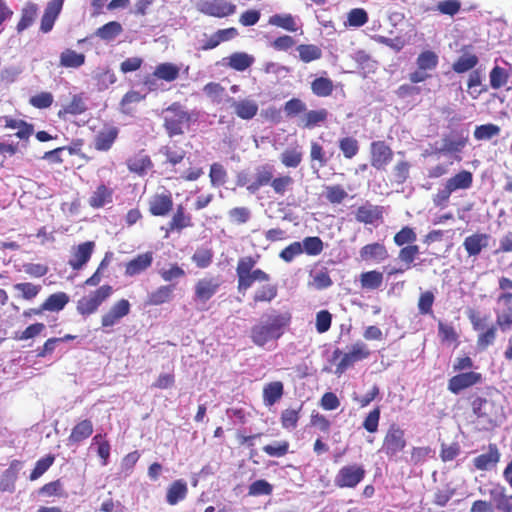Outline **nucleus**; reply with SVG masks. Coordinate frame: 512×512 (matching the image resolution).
Masks as SVG:
<instances>
[{"mask_svg":"<svg viewBox=\"0 0 512 512\" xmlns=\"http://www.w3.org/2000/svg\"><path fill=\"white\" fill-rule=\"evenodd\" d=\"M180 74V67L171 62H163L158 64L153 72L156 79L164 80L166 82L175 81Z\"/></svg>","mask_w":512,"mask_h":512,"instance_id":"bb28decb","label":"nucleus"},{"mask_svg":"<svg viewBox=\"0 0 512 512\" xmlns=\"http://www.w3.org/2000/svg\"><path fill=\"white\" fill-rule=\"evenodd\" d=\"M311 90L318 97H327L333 91V82L325 77L316 78L311 83Z\"/></svg>","mask_w":512,"mask_h":512,"instance_id":"8fccbe9b","label":"nucleus"},{"mask_svg":"<svg viewBox=\"0 0 512 512\" xmlns=\"http://www.w3.org/2000/svg\"><path fill=\"white\" fill-rule=\"evenodd\" d=\"M312 281L310 285L316 289H325L332 285V280L329 274L324 270H318L311 273Z\"/></svg>","mask_w":512,"mask_h":512,"instance_id":"69168bd1","label":"nucleus"},{"mask_svg":"<svg viewBox=\"0 0 512 512\" xmlns=\"http://www.w3.org/2000/svg\"><path fill=\"white\" fill-rule=\"evenodd\" d=\"M302 151L296 147L285 149L280 155L281 163L287 168H296L302 161Z\"/></svg>","mask_w":512,"mask_h":512,"instance_id":"a19ab883","label":"nucleus"},{"mask_svg":"<svg viewBox=\"0 0 512 512\" xmlns=\"http://www.w3.org/2000/svg\"><path fill=\"white\" fill-rule=\"evenodd\" d=\"M188 494V486L185 480L178 479L172 482L166 492V501L169 505H176L184 500Z\"/></svg>","mask_w":512,"mask_h":512,"instance_id":"5701e85b","label":"nucleus"},{"mask_svg":"<svg viewBox=\"0 0 512 512\" xmlns=\"http://www.w3.org/2000/svg\"><path fill=\"white\" fill-rule=\"evenodd\" d=\"M500 133V127L495 124H484L477 126L474 131V137L477 140H490Z\"/></svg>","mask_w":512,"mask_h":512,"instance_id":"4d7b16f0","label":"nucleus"},{"mask_svg":"<svg viewBox=\"0 0 512 512\" xmlns=\"http://www.w3.org/2000/svg\"><path fill=\"white\" fill-rule=\"evenodd\" d=\"M480 493L489 496L494 511L512 512V494H507L505 486L491 483L487 488H480Z\"/></svg>","mask_w":512,"mask_h":512,"instance_id":"0eeeda50","label":"nucleus"},{"mask_svg":"<svg viewBox=\"0 0 512 512\" xmlns=\"http://www.w3.org/2000/svg\"><path fill=\"white\" fill-rule=\"evenodd\" d=\"M172 198L167 194H156L149 201V210L154 216H165L172 209Z\"/></svg>","mask_w":512,"mask_h":512,"instance_id":"4be33fe9","label":"nucleus"},{"mask_svg":"<svg viewBox=\"0 0 512 512\" xmlns=\"http://www.w3.org/2000/svg\"><path fill=\"white\" fill-rule=\"evenodd\" d=\"M189 226H191V217L185 214L184 208L182 206H178L176 213L170 222V229L181 230Z\"/></svg>","mask_w":512,"mask_h":512,"instance_id":"bf43d9fd","label":"nucleus"},{"mask_svg":"<svg viewBox=\"0 0 512 512\" xmlns=\"http://www.w3.org/2000/svg\"><path fill=\"white\" fill-rule=\"evenodd\" d=\"M472 411L476 417V424L480 430H491L504 419L501 405L494 400L478 397L472 402Z\"/></svg>","mask_w":512,"mask_h":512,"instance_id":"f03ea898","label":"nucleus"},{"mask_svg":"<svg viewBox=\"0 0 512 512\" xmlns=\"http://www.w3.org/2000/svg\"><path fill=\"white\" fill-rule=\"evenodd\" d=\"M370 355L367 345L363 342H356L352 345L350 351L345 353L337 365L336 373L342 374L353 363L366 359Z\"/></svg>","mask_w":512,"mask_h":512,"instance_id":"9d476101","label":"nucleus"},{"mask_svg":"<svg viewBox=\"0 0 512 512\" xmlns=\"http://www.w3.org/2000/svg\"><path fill=\"white\" fill-rule=\"evenodd\" d=\"M161 278L166 282L182 278L185 276V271L177 264H171L167 268H161L159 270Z\"/></svg>","mask_w":512,"mask_h":512,"instance_id":"338daca9","label":"nucleus"},{"mask_svg":"<svg viewBox=\"0 0 512 512\" xmlns=\"http://www.w3.org/2000/svg\"><path fill=\"white\" fill-rule=\"evenodd\" d=\"M510 74L508 71L498 65L494 66L489 73V82L492 89L498 90L504 87L508 80Z\"/></svg>","mask_w":512,"mask_h":512,"instance_id":"37998d69","label":"nucleus"},{"mask_svg":"<svg viewBox=\"0 0 512 512\" xmlns=\"http://www.w3.org/2000/svg\"><path fill=\"white\" fill-rule=\"evenodd\" d=\"M383 275L378 271H369L361 275V285L366 289H377L382 285Z\"/></svg>","mask_w":512,"mask_h":512,"instance_id":"864d4df0","label":"nucleus"},{"mask_svg":"<svg viewBox=\"0 0 512 512\" xmlns=\"http://www.w3.org/2000/svg\"><path fill=\"white\" fill-rule=\"evenodd\" d=\"M219 283L214 279H201L195 286V297L197 300L206 302L218 290Z\"/></svg>","mask_w":512,"mask_h":512,"instance_id":"a878e982","label":"nucleus"},{"mask_svg":"<svg viewBox=\"0 0 512 512\" xmlns=\"http://www.w3.org/2000/svg\"><path fill=\"white\" fill-rule=\"evenodd\" d=\"M113 192L105 185H100L89 198V204L93 208H101L112 202Z\"/></svg>","mask_w":512,"mask_h":512,"instance_id":"72a5a7b5","label":"nucleus"},{"mask_svg":"<svg viewBox=\"0 0 512 512\" xmlns=\"http://www.w3.org/2000/svg\"><path fill=\"white\" fill-rule=\"evenodd\" d=\"M85 55L72 49H65L59 57L60 66L65 68H79L85 63Z\"/></svg>","mask_w":512,"mask_h":512,"instance_id":"7c9ffc66","label":"nucleus"},{"mask_svg":"<svg viewBox=\"0 0 512 512\" xmlns=\"http://www.w3.org/2000/svg\"><path fill=\"white\" fill-rule=\"evenodd\" d=\"M365 469L360 464H349L341 467L334 478L339 488H355L365 477Z\"/></svg>","mask_w":512,"mask_h":512,"instance_id":"39448f33","label":"nucleus"},{"mask_svg":"<svg viewBox=\"0 0 512 512\" xmlns=\"http://www.w3.org/2000/svg\"><path fill=\"white\" fill-rule=\"evenodd\" d=\"M127 164L130 171L138 174L146 173L152 166L150 158L145 154L135 155Z\"/></svg>","mask_w":512,"mask_h":512,"instance_id":"49530a36","label":"nucleus"},{"mask_svg":"<svg viewBox=\"0 0 512 512\" xmlns=\"http://www.w3.org/2000/svg\"><path fill=\"white\" fill-rule=\"evenodd\" d=\"M490 235L486 233H474L464 239L463 247L468 256L476 257L483 249L489 246Z\"/></svg>","mask_w":512,"mask_h":512,"instance_id":"f3484780","label":"nucleus"},{"mask_svg":"<svg viewBox=\"0 0 512 512\" xmlns=\"http://www.w3.org/2000/svg\"><path fill=\"white\" fill-rule=\"evenodd\" d=\"M3 120L5 128L17 130L15 135L19 139L27 140L34 132L33 125L25 122L24 120L14 119L9 116L3 117Z\"/></svg>","mask_w":512,"mask_h":512,"instance_id":"393cba45","label":"nucleus"},{"mask_svg":"<svg viewBox=\"0 0 512 512\" xmlns=\"http://www.w3.org/2000/svg\"><path fill=\"white\" fill-rule=\"evenodd\" d=\"M123 31L122 25L117 21H111L101 26L96 31V36L105 41L115 39Z\"/></svg>","mask_w":512,"mask_h":512,"instance_id":"c03bdc74","label":"nucleus"},{"mask_svg":"<svg viewBox=\"0 0 512 512\" xmlns=\"http://www.w3.org/2000/svg\"><path fill=\"white\" fill-rule=\"evenodd\" d=\"M196 8L206 15L223 18L233 14L236 6L227 0H199Z\"/></svg>","mask_w":512,"mask_h":512,"instance_id":"1a4fd4ad","label":"nucleus"},{"mask_svg":"<svg viewBox=\"0 0 512 512\" xmlns=\"http://www.w3.org/2000/svg\"><path fill=\"white\" fill-rule=\"evenodd\" d=\"M393 157V152L383 141L371 144V165L378 169H385Z\"/></svg>","mask_w":512,"mask_h":512,"instance_id":"f8f14e48","label":"nucleus"},{"mask_svg":"<svg viewBox=\"0 0 512 512\" xmlns=\"http://www.w3.org/2000/svg\"><path fill=\"white\" fill-rule=\"evenodd\" d=\"M360 257L364 261L382 262L388 257V252L383 244L372 243L361 248Z\"/></svg>","mask_w":512,"mask_h":512,"instance_id":"b1692460","label":"nucleus"},{"mask_svg":"<svg viewBox=\"0 0 512 512\" xmlns=\"http://www.w3.org/2000/svg\"><path fill=\"white\" fill-rule=\"evenodd\" d=\"M473 182V175L471 172L463 170L457 173L455 176L449 178L446 185L451 189L452 192L457 190L469 189Z\"/></svg>","mask_w":512,"mask_h":512,"instance_id":"c756f323","label":"nucleus"},{"mask_svg":"<svg viewBox=\"0 0 512 512\" xmlns=\"http://www.w3.org/2000/svg\"><path fill=\"white\" fill-rule=\"evenodd\" d=\"M467 86L468 93L472 99H477L488 90L487 86H482V74L479 70H474L470 73Z\"/></svg>","mask_w":512,"mask_h":512,"instance_id":"58836bf2","label":"nucleus"},{"mask_svg":"<svg viewBox=\"0 0 512 512\" xmlns=\"http://www.w3.org/2000/svg\"><path fill=\"white\" fill-rule=\"evenodd\" d=\"M381 209L372 205H363L357 209L355 218L358 222L372 224L381 218Z\"/></svg>","mask_w":512,"mask_h":512,"instance_id":"c9c22d12","label":"nucleus"},{"mask_svg":"<svg viewBox=\"0 0 512 512\" xmlns=\"http://www.w3.org/2000/svg\"><path fill=\"white\" fill-rule=\"evenodd\" d=\"M164 126L170 137L181 135L189 127L191 115L179 104L167 108Z\"/></svg>","mask_w":512,"mask_h":512,"instance_id":"20e7f679","label":"nucleus"},{"mask_svg":"<svg viewBox=\"0 0 512 512\" xmlns=\"http://www.w3.org/2000/svg\"><path fill=\"white\" fill-rule=\"evenodd\" d=\"M339 148L342 151L343 155L348 159L354 157L359 150L357 140L352 137H344L340 139Z\"/></svg>","mask_w":512,"mask_h":512,"instance_id":"0e129e2a","label":"nucleus"},{"mask_svg":"<svg viewBox=\"0 0 512 512\" xmlns=\"http://www.w3.org/2000/svg\"><path fill=\"white\" fill-rule=\"evenodd\" d=\"M368 21L367 12L362 8H354L347 15L346 25L361 27Z\"/></svg>","mask_w":512,"mask_h":512,"instance_id":"052dcab7","label":"nucleus"},{"mask_svg":"<svg viewBox=\"0 0 512 512\" xmlns=\"http://www.w3.org/2000/svg\"><path fill=\"white\" fill-rule=\"evenodd\" d=\"M255 265L256 261L250 256L239 259L236 273L238 277V290L240 292H245L249 289L248 274L253 270Z\"/></svg>","mask_w":512,"mask_h":512,"instance_id":"6ab92c4d","label":"nucleus"},{"mask_svg":"<svg viewBox=\"0 0 512 512\" xmlns=\"http://www.w3.org/2000/svg\"><path fill=\"white\" fill-rule=\"evenodd\" d=\"M112 287L103 285L87 296L82 297L77 303V310L82 315H90L97 311L99 306L110 297Z\"/></svg>","mask_w":512,"mask_h":512,"instance_id":"423d86ee","label":"nucleus"},{"mask_svg":"<svg viewBox=\"0 0 512 512\" xmlns=\"http://www.w3.org/2000/svg\"><path fill=\"white\" fill-rule=\"evenodd\" d=\"M272 492L273 486L264 479L254 481L248 488V495L253 497L271 495Z\"/></svg>","mask_w":512,"mask_h":512,"instance_id":"6e6d98bb","label":"nucleus"},{"mask_svg":"<svg viewBox=\"0 0 512 512\" xmlns=\"http://www.w3.org/2000/svg\"><path fill=\"white\" fill-rule=\"evenodd\" d=\"M93 433V424L90 420L85 419L78 422L71 430L67 439L69 446L78 445L85 439L89 438Z\"/></svg>","mask_w":512,"mask_h":512,"instance_id":"412c9836","label":"nucleus"},{"mask_svg":"<svg viewBox=\"0 0 512 512\" xmlns=\"http://www.w3.org/2000/svg\"><path fill=\"white\" fill-rule=\"evenodd\" d=\"M405 431L397 424H391L385 433L381 451L389 460L397 461L400 453L406 448Z\"/></svg>","mask_w":512,"mask_h":512,"instance_id":"7ed1b4c3","label":"nucleus"},{"mask_svg":"<svg viewBox=\"0 0 512 512\" xmlns=\"http://www.w3.org/2000/svg\"><path fill=\"white\" fill-rule=\"evenodd\" d=\"M326 109L307 111L300 119L299 125L304 128L312 129L327 119Z\"/></svg>","mask_w":512,"mask_h":512,"instance_id":"f704fd0d","label":"nucleus"},{"mask_svg":"<svg viewBox=\"0 0 512 512\" xmlns=\"http://www.w3.org/2000/svg\"><path fill=\"white\" fill-rule=\"evenodd\" d=\"M63 7V0H51L47 3L41 18L40 30L48 33L52 30Z\"/></svg>","mask_w":512,"mask_h":512,"instance_id":"dca6fc26","label":"nucleus"},{"mask_svg":"<svg viewBox=\"0 0 512 512\" xmlns=\"http://www.w3.org/2000/svg\"><path fill=\"white\" fill-rule=\"evenodd\" d=\"M172 293V286H160L148 295L147 303L150 305H161L171 299Z\"/></svg>","mask_w":512,"mask_h":512,"instance_id":"de8ad7c7","label":"nucleus"},{"mask_svg":"<svg viewBox=\"0 0 512 512\" xmlns=\"http://www.w3.org/2000/svg\"><path fill=\"white\" fill-rule=\"evenodd\" d=\"M204 93L215 103H220L225 97V88L219 83L210 82L203 88Z\"/></svg>","mask_w":512,"mask_h":512,"instance_id":"e2e57ef3","label":"nucleus"},{"mask_svg":"<svg viewBox=\"0 0 512 512\" xmlns=\"http://www.w3.org/2000/svg\"><path fill=\"white\" fill-rule=\"evenodd\" d=\"M438 62V55L431 50L422 51L416 59L417 68L424 69L428 72L436 69Z\"/></svg>","mask_w":512,"mask_h":512,"instance_id":"79ce46f5","label":"nucleus"},{"mask_svg":"<svg viewBox=\"0 0 512 512\" xmlns=\"http://www.w3.org/2000/svg\"><path fill=\"white\" fill-rule=\"evenodd\" d=\"M500 451L496 444H489L488 452L478 455L473 459V465L477 470L486 471L494 468L500 461Z\"/></svg>","mask_w":512,"mask_h":512,"instance_id":"4468645a","label":"nucleus"},{"mask_svg":"<svg viewBox=\"0 0 512 512\" xmlns=\"http://www.w3.org/2000/svg\"><path fill=\"white\" fill-rule=\"evenodd\" d=\"M277 286L273 284H265L259 287L253 295L255 303L258 302H271L277 296Z\"/></svg>","mask_w":512,"mask_h":512,"instance_id":"3c124183","label":"nucleus"},{"mask_svg":"<svg viewBox=\"0 0 512 512\" xmlns=\"http://www.w3.org/2000/svg\"><path fill=\"white\" fill-rule=\"evenodd\" d=\"M303 253H306L309 256H317L321 254L324 248L323 241L317 237H306L301 242Z\"/></svg>","mask_w":512,"mask_h":512,"instance_id":"603ef678","label":"nucleus"},{"mask_svg":"<svg viewBox=\"0 0 512 512\" xmlns=\"http://www.w3.org/2000/svg\"><path fill=\"white\" fill-rule=\"evenodd\" d=\"M85 110L86 105L83 98L80 95H74L71 102L59 110L58 116L63 117L66 114L79 115Z\"/></svg>","mask_w":512,"mask_h":512,"instance_id":"09e8293b","label":"nucleus"},{"mask_svg":"<svg viewBox=\"0 0 512 512\" xmlns=\"http://www.w3.org/2000/svg\"><path fill=\"white\" fill-rule=\"evenodd\" d=\"M38 14V6L35 3L29 2L25 4L21 11V18L17 24V31L23 32L29 28L35 21Z\"/></svg>","mask_w":512,"mask_h":512,"instance_id":"2f4dec72","label":"nucleus"},{"mask_svg":"<svg viewBox=\"0 0 512 512\" xmlns=\"http://www.w3.org/2000/svg\"><path fill=\"white\" fill-rule=\"evenodd\" d=\"M118 136V129L108 127L101 130L95 137L94 147L99 151L109 150Z\"/></svg>","mask_w":512,"mask_h":512,"instance_id":"cd10ccee","label":"nucleus"},{"mask_svg":"<svg viewBox=\"0 0 512 512\" xmlns=\"http://www.w3.org/2000/svg\"><path fill=\"white\" fill-rule=\"evenodd\" d=\"M153 262V253L145 252L138 254L125 264V275L133 277L146 271Z\"/></svg>","mask_w":512,"mask_h":512,"instance_id":"a211bd4d","label":"nucleus"},{"mask_svg":"<svg viewBox=\"0 0 512 512\" xmlns=\"http://www.w3.org/2000/svg\"><path fill=\"white\" fill-rule=\"evenodd\" d=\"M268 23L272 26H276L287 30L289 32H296L298 25L296 19L291 14H274L268 19Z\"/></svg>","mask_w":512,"mask_h":512,"instance_id":"e433bc0d","label":"nucleus"},{"mask_svg":"<svg viewBox=\"0 0 512 512\" xmlns=\"http://www.w3.org/2000/svg\"><path fill=\"white\" fill-rule=\"evenodd\" d=\"M290 321L291 315L288 312L265 315L251 328L250 338L256 346L272 350Z\"/></svg>","mask_w":512,"mask_h":512,"instance_id":"f257e3e1","label":"nucleus"},{"mask_svg":"<svg viewBox=\"0 0 512 512\" xmlns=\"http://www.w3.org/2000/svg\"><path fill=\"white\" fill-rule=\"evenodd\" d=\"M435 301V295L432 291L422 292L418 299V310L422 315H428L432 313V306Z\"/></svg>","mask_w":512,"mask_h":512,"instance_id":"680f3d73","label":"nucleus"},{"mask_svg":"<svg viewBox=\"0 0 512 512\" xmlns=\"http://www.w3.org/2000/svg\"><path fill=\"white\" fill-rule=\"evenodd\" d=\"M94 248L95 243L93 241H87L73 247L68 264L73 270L82 269L90 260Z\"/></svg>","mask_w":512,"mask_h":512,"instance_id":"9b49d317","label":"nucleus"},{"mask_svg":"<svg viewBox=\"0 0 512 512\" xmlns=\"http://www.w3.org/2000/svg\"><path fill=\"white\" fill-rule=\"evenodd\" d=\"M283 395V384L274 381L266 384L263 388V402L266 406L274 405Z\"/></svg>","mask_w":512,"mask_h":512,"instance_id":"473e14b6","label":"nucleus"},{"mask_svg":"<svg viewBox=\"0 0 512 512\" xmlns=\"http://www.w3.org/2000/svg\"><path fill=\"white\" fill-rule=\"evenodd\" d=\"M210 182L214 187L222 186L226 183L227 180V172L224 166L220 163H213L210 166Z\"/></svg>","mask_w":512,"mask_h":512,"instance_id":"5fc2aeb1","label":"nucleus"},{"mask_svg":"<svg viewBox=\"0 0 512 512\" xmlns=\"http://www.w3.org/2000/svg\"><path fill=\"white\" fill-rule=\"evenodd\" d=\"M54 460L55 458L53 455H47L39 459L36 462L35 467L29 476L30 480L34 481L41 477L52 466Z\"/></svg>","mask_w":512,"mask_h":512,"instance_id":"13d9d810","label":"nucleus"},{"mask_svg":"<svg viewBox=\"0 0 512 512\" xmlns=\"http://www.w3.org/2000/svg\"><path fill=\"white\" fill-rule=\"evenodd\" d=\"M69 297L64 292H58L50 295L41 306V310L60 311L68 303Z\"/></svg>","mask_w":512,"mask_h":512,"instance_id":"ea45409f","label":"nucleus"},{"mask_svg":"<svg viewBox=\"0 0 512 512\" xmlns=\"http://www.w3.org/2000/svg\"><path fill=\"white\" fill-rule=\"evenodd\" d=\"M496 325L501 331L512 329V293H502L496 300Z\"/></svg>","mask_w":512,"mask_h":512,"instance_id":"6e6552de","label":"nucleus"},{"mask_svg":"<svg viewBox=\"0 0 512 512\" xmlns=\"http://www.w3.org/2000/svg\"><path fill=\"white\" fill-rule=\"evenodd\" d=\"M303 253L302 244L301 242H293L290 245H288L286 248H284L280 254L279 257L287 262L290 263L294 260L295 257L301 255Z\"/></svg>","mask_w":512,"mask_h":512,"instance_id":"774afa93","label":"nucleus"},{"mask_svg":"<svg viewBox=\"0 0 512 512\" xmlns=\"http://www.w3.org/2000/svg\"><path fill=\"white\" fill-rule=\"evenodd\" d=\"M479 62V59L474 54H463L461 55L454 63H453V70L456 73H465L467 71L472 70Z\"/></svg>","mask_w":512,"mask_h":512,"instance_id":"a18cd8bd","label":"nucleus"},{"mask_svg":"<svg viewBox=\"0 0 512 512\" xmlns=\"http://www.w3.org/2000/svg\"><path fill=\"white\" fill-rule=\"evenodd\" d=\"M130 303L126 299L117 301L109 309L107 313L102 316L101 322L103 327H112L120 322V320L129 314Z\"/></svg>","mask_w":512,"mask_h":512,"instance_id":"ddd939ff","label":"nucleus"},{"mask_svg":"<svg viewBox=\"0 0 512 512\" xmlns=\"http://www.w3.org/2000/svg\"><path fill=\"white\" fill-rule=\"evenodd\" d=\"M481 379V374L477 372L461 373L449 380L448 388L451 392L458 394L460 391L479 383Z\"/></svg>","mask_w":512,"mask_h":512,"instance_id":"2eb2a0df","label":"nucleus"},{"mask_svg":"<svg viewBox=\"0 0 512 512\" xmlns=\"http://www.w3.org/2000/svg\"><path fill=\"white\" fill-rule=\"evenodd\" d=\"M299 59L304 63L319 60L322 57V50L314 44H300L296 48Z\"/></svg>","mask_w":512,"mask_h":512,"instance_id":"4c0bfd02","label":"nucleus"},{"mask_svg":"<svg viewBox=\"0 0 512 512\" xmlns=\"http://www.w3.org/2000/svg\"><path fill=\"white\" fill-rule=\"evenodd\" d=\"M227 65L236 71H245L255 61L254 57L245 52H235L225 58Z\"/></svg>","mask_w":512,"mask_h":512,"instance_id":"c85d7f7f","label":"nucleus"},{"mask_svg":"<svg viewBox=\"0 0 512 512\" xmlns=\"http://www.w3.org/2000/svg\"><path fill=\"white\" fill-rule=\"evenodd\" d=\"M231 107L234 109V113L241 119L250 120L258 112V104L256 101L251 99H242L239 101L229 98Z\"/></svg>","mask_w":512,"mask_h":512,"instance_id":"aec40b11","label":"nucleus"}]
</instances>
